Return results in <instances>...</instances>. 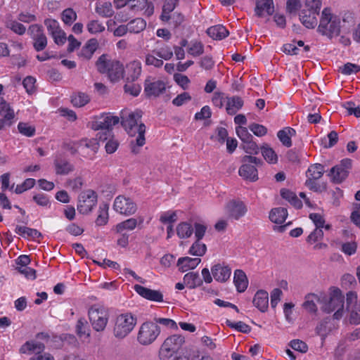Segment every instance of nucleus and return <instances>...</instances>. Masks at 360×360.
Segmentation results:
<instances>
[{
	"label": "nucleus",
	"mask_w": 360,
	"mask_h": 360,
	"mask_svg": "<svg viewBox=\"0 0 360 360\" xmlns=\"http://www.w3.org/2000/svg\"><path fill=\"white\" fill-rule=\"evenodd\" d=\"M188 53L194 57L199 56L204 53V46L201 42H194L189 47Z\"/></svg>",
	"instance_id": "obj_61"
},
{
	"label": "nucleus",
	"mask_w": 360,
	"mask_h": 360,
	"mask_svg": "<svg viewBox=\"0 0 360 360\" xmlns=\"http://www.w3.org/2000/svg\"><path fill=\"white\" fill-rule=\"evenodd\" d=\"M127 25L130 33L138 34L145 30L146 21L141 18H137L129 21Z\"/></svg>",
	"instance_id": "obj_38"
},
{
	"label": "nucleus",
	"mask_w": 360,
	"mask_h": 360,
	"mask_svg": "<svg viewBox=\"0 0 360 360\" xmlns=\"http://www.w3.org/2000/svg\"><path fill=\"white\" fill-rule=\"evenodd\" d=\"M226 210L230 218L238 220L243 217L247 211V207L243 202L240 200H231L226 205Z\"/></svg>",
	"instance_id": "obj_17"
},
{
	"label": "nucleus",
	"mask_w": 360,
	"mask_h": 360,
	"mask_svg": "<svg viewBox=\"0 0 360 360\" xmlns=\"http://www.w3.org/2000/svg\"><path fill=\"white\" fill-rule=\"evenodd\" d=\"M96 66L100 73L107 74L112 82H117L124 77L122 63L116 60H110L107 54H103L98 58Z\"/></svg>",
	"instance_id": "obj_3"
},
{
	"label": "nucleus",
	"mask_w": 360,
	"mask_h": 360,
	"mask_svg": "<svg viewBox=\"0 0 360 360\" xmlns=\"http://www.w3.org/2000/svg\"><path fill=\"white\" fill-rule=\"evenodd\" d=\"M98 46V41L96 39H89L86 44L82 47L79 56L85 59L89 60Z\"/></svg>",
	"instance_id": "obj_34"
},
{
	"label": "nucleus",
	"mask_w": 360,
	"mask_h": 360,
	"mask_svg": "<svg viewBox=\"0 0 360 360\" xmlns=\"http://www.w3.org/2000/svg\"><path fill=\"white\" fill-rule=\"evenodd\" d=\"M6 27L18 35H22L26 32V27L16 20H9L6 22Z\"/></svg>",
	"instance_id": "obj_50"
},
{
	"label": "nucleus",
	"mask_w": 360,
	"mask_h": 360,
	"mask_svg": "<svg viewBox=\"0 0 360 360\" xmlns=\"http://www.w3.org/2000/svg\"><path fill=\"white\" fill-rule=\"evenodd\" d=\"M95 11L97 14L103 18H110L115 13L112 4L109 1L97 3Z\"/></svg>",
	"instance_id": "obj_35"
},
{
	"label": "nucleus",
	"mask_w": 360,
	"mask_h": 360,
	"mask_svg": "<svg viewBox=\"0 0 360 360\" xmlns=\"http://www.w3.org/2000/svg\"><path fill=\"white\" fill-rule=\"evenodd\" d=\"M233 283L236 290L239 292H243L248 288V280L245 273L241 269H236L234 271Z\"/></svg>",
	"instance_id": "obj_28"
},
{
	"label": "nucleus",
	"mask_w": 360,
	"mask_h": 360,
	"mask_svg": "<svg viewBox=\"0 0 360 360\" xmlns=\"http://www.w3.org/2000/svg\"><path fill=\"white\" fill-rule=\"evenodd\" d=\"M97 203V195L92 190H89L79 196L77 210L81 214H88Z\"/></svg>",
	"instance_id": "obj_15"
},
{
	"label": "nucleus",
	"mask_w": 360,
	"mask_h": 360,
	"mask_svg": "<svg viewBox=\"0 0 360 360\" xmlns=\"http://www.w3.org/2000/svg\"><path fill=\"white\" fill-rule=\"evenodd\" d=\"M243 100L237 96L227 98L226 110L229 115H235L243 106Z\"/></svg>",
	"instance_id": "obj_29"
},
{
	"label": "nucleus",
	"mask_w": 360,
	"mask_h": 360,
	"mask_svg": "<svg viewBox=\"0 0 360 360\" xmlns=\"http://www.w3.org/2000/svg\"><path fill=\"white\" fill-rule=\"evenodd\" d=\"M179 4V0H166L163 4L162 13L160 16V20L168 22L171 18V13Z\"/></svg>",
	"instance_id": "obj_30"
},
{
	"label": "nucleus",
	"mask_w": 360,
	"mask_h": 360,
	"mask_svg": "<svg viewBox=\"0 0 360 360\" xmlns=\"http://www.w3.org/2000/svg\"><path fill=\"white\" fill-rule=\"evenodd\" d=\"M113 209L120 214L130 216L136 213L137 205L130 198L118 195L115 198Z\"/></svg>",
	"instance_id": "obj_12"
},
{
	"label": "nucleus",
	"mask_w": 360,
	"mask_h": 360,
	"mask_svg": "<svg viewBox=\"0 0 360 360\" xmlns=\"http://www.w3.org/2000/svg\"><path fill=\"white\" fill-rule=\"evenodd\" d=\"M201 262L200 258H191L189 257H184L179 258L177 266L179 271L186 272L189 269H194Z\"/></svg>",
	"instance_id": "obj_27"
},
{
	"label": "nucleus",
	"mask_w": 360,
	"mask_h": 360,
	"mask_svg": "<svg viewBox=\"0 0 360 360\" xmlns=\"http://www.w3.org/2000/svg\"><path fill=\"white\" fill-rule=\"evenodd\" d=\"M255 12L259 18L264 17L265 14L272 15L274 12L273 0H257Z\"/></svg>",
	"instance_id": "obj_21"
},
{
	"label": "nucleus",
	"mask_w": 360,
	"mask_h": 360,
	"mask_svg": "<svg viewBox=\"0 0 360 360\" xmlns=\"http://www.w3.org/2000/svg\"><path fill=\"white\" fill-rule=\"evenodd\" d=\"M124 92L133 96H137L141 90V86L139 84L131 82H126L124 86Z\"/></svg>",
	"instance_id": "obj_53"
},
{
	"label": "nucleus",
	"mask_w": 360,
	"mask_h": 360,
	"mask_svg": "<svg viewBox=\"0 0 360 360\" xmlns=\"http://www.w3.org/2000/svg\"><path fill=\"white\" fill-rule=\"evenodd\" d=\"M304 302L302 304V307L309 313L316 314L317 312L316 302L322 303L323 300L319 295L309 293L305 296Z\"/></svg>",
	"instance_id": "obj_25"
},
{
	"label": "nucleus",
	"mask_w": 360,
	"mask_h": 360,
	"mask_svg": "<svg viewBox=\"0 0 360 360\" xmlns=\"http://www.w3.org/2000/svg\"><path fill=\"white\" fill-rule=\"evenodd\" d=\"M108 206L104 205L103 207H100L99 214L96 219L97 226H103L107 224L108 221Z\"/></svg>",
	"instance_id": "obj_52"
},
{
	"label": "nucleus",
	"mask_w": 360,
	"mask_h": 360,
	"mask_svg": "<svg viewBox=\"0 0 360 360\" xmlns=\"http://www.w3.org/2000/svg\"><path fill=\"white\" fill-rule=\"evenodd\" d=\"M360 70V66L358 65L347 63L340 68V72L345 75H350L353 73H357Z\"/></svg>",
	"instance_id": "obj_59"
},
{
	"label": "nucleus",
	"mask_w": 360,
	"mask_h": 360,
	"mask_svg": "<svg viewBox=\"0 0 360 360\" xmlns=\"http://www.w3.org/2000/svg\"><path fill=\"white\" fill-rule=\"evenodd\" d=\"M137 226V220L135 218H130L124 221L117 224L115 226V231L118 233H122L124 230L132 231Z\"/></svg>",
	"instance_id": "obj_42"
},
{
	"label": "nucleus",
	"mask_w": 360,
	"mask_h": 360,
	"mask_svg": "<svg viewBox=\"0 0 360 360\" xmlns=\"http://www.w3.org/2000/svg\"><path fill=\"white\" fill-rule=\"evenodd\" d=\"M134 290L141 297L150 301L162 302L163 295L159 290H151L140 285H135Z\"/></svg>",
	"instance_id": "obj_19"
},
{
	"label": "nucleus",
	"mask_w": 360,
	"mask_h": 360,
	"mask_svg": "<svg viewBox=\"0 0 360 360\" xmlns=\"http://www.w3.org/2000/svg\"><path fill=\"white\" fill-rule=\"evenodd\" d=\"M153 53L162 60H168L173 56L172 49L167 45H164L158 49L153 50Z\"/></svg>",
	"instance_id": "obj_45"
},
{
	"label": "nucleus",
	"mask_w": 360,
	"mask_h": 360,
	"mask_svg": "<svg viewBox=\"0 0 360 360\" xmlns=\"http://www.w3.org/2000/svg\"><path fill=\"white\" fill-rule=\"evenodd\" d=\"M253 304L261 312H265L269 307V294L266 290H258L253 298Z\"/></svg>",
	"instance_id": "obj_22"
},
{
	"label": "nucleus",
	"mask_w": 360,
	"mask_h": 360,
	"mask_svg": "<svg viewBox=\"0 0 360 360\" xmlns=\"http://www.w3.org/2000/svg\"><path fill=\"white\" fill-rule=\"evenodd\" d=\"M86 29L91 34H96L103 32L105 30V26L98 20H92L86 24Z\"/></svg>",
	"instance_id": "obj_48"
},
{
	"label": "nucleus",
	"mask_w": 360,
	"mask_h": 360,
	"mask_svg": "<svg viewBox=\"0 0 360 360\" xmlns=\"http://www.w3.org/2000/svg\"><path fill=\"white\" fill-rule=\"evenodd\" d=\"M126 82L129 83L137 80L142 72L141 63L139 60L130 61L126 65Z\"/></svg>",
	"instance_id": "obj_18"
},
{
	"label": "nucleus",
	"mask_w": 360,
	"mask_h": 360,
	"mask_svg": "<svg viewBox=\"0 0 360 360\" xmlns=\"http://www.w3.org/2000/svg\"><path fill=\"white\" fill-rule=\"evenodd\" d=\"M76 333L82 338H89L91 335L90 326L85 318L82 317L78 319L76 324Z\"/></svg>",
	"instance_id": "obj_37"
},
{
	"label": "nucleus",
	"mask_w": 360,
	"mask_h": 360,
	"mask_svg": "<svg viewBox=\"0 0 360 360\" xmlns=\"http://www.w3.org/2000/svg\"><path fill=\"white\" fill-rule=\"evenodd\" d=\"M207 246L205 244L201 243L200 240H196L190 248L188 252L192 255L201 257L205 254Z\"/></svg>",
	"instance_id": "obj_44"
},
{
	"label": "nucleus",
	"mask_w": 360,
	"mask_h": 360,
	"mask_svg": "<svg viewBox=\"0 0 360 360\" xmlns=\"http://www.w3.org/2000/svg\"><path fill=\"white\" fill-rule=\"evenodd\" d=\"M166 91L165 82L155 78L148 77L144 82V93L148 98L158 97Z\"/></svg>",
	"instance_id": "obj_16"
},
{
	"label": "nucleus",
	"mask_w": 360,
	"mask_h": 360,
	"mask_svg": "<svg viewBox=\"0 0 360 360\" xmlns=\"http://www.w3.org/2000/svg\"><path fill=\"white\" fill-rule=\"evenodd\" d=\"M321 5V0H306L304 9H306L307 12L319 13Z\"/></svg>",
	"instance_id": "obj_54"
},
{
	"label": "nucleus",
	"mask_w": 360,
	"mask_h": 360,
	"mask_svg": "<svg viewBox=\"0 0 360 360\" xmlns=\"http://www.w3.org/2000/svg\"><path fill=\"white\" fill-rule=\"evenodd\" d=\"M341 20L339 16L332 13L330 8H325L321 13L317 31L329 39L340 33Z\"/></svg>",
	"instance_id": "obj_2"
},
{
	"label": "nucleus",
	"mask_w": 360,
	"mask_h": 360,
	"mask_svg": "<svg viewBox=\"0 0 360 360\" xmlns=\"http://www.w3.org/2000/svg\"><path fill=\"white\" fill-rule=\"evenodd\" d=\"M120 121L117 116H112L110 114L102 115L94 124L95 129L105 130L103 132H99L96 135V139L99 142H104L111 136V129L112 127L117 124Z\"/></svg>",
	"instance_id": "obj_9"
},
{
	"label": "nucleus",
	"mask_w": 360,
	"mask_h": 360,
	"mask_svg": "<svg viewBox=\"0 0 360 360\" xmlns=\"http://www.w3.org/2000/svg\"><path fill=\"white\" fill-rule=\"evenodd\" d=\"M19 132L27 137H32L35 134V127L25 122H19L18 124Z\"/></svg>",
	"instance_id": "obj_49"
},
{
	"label": "nucleus",
	"mask_w": 360,
	"mask_h": 360,
	"mask_svg": "<svg viewBox=\"0 0 360 360\" xmlns=\"http://www.w3.org/2000/svg\"><path fill=\"white\" fill-rule=\"evenodd\" d=\"M342 106L347 110L349 115H354L356 117H360V105L355 106L352 101H347L342 104Z\"/></svg>",
	"instance_id": "obj_62"
},
{
	"label": "nucleus",
	"mask_w": 360,
	"mask_h": 360,
	"mask_svg": "<svg viewBox=\"0 0 360 360\" xmlns=\"http://www.w3.org/2000/svg\"><path fill=\"white\" fill-rule=\"evenodd\" d=\"M90 101L89 96L83 92L74 94L71 97V102L75 107L80 108L86 105Z\"/></svg>",
	"instance_id": "obj_43"
},
{
	"label": "nucleus",
	"mask_w": 360,
	"mask_h": 360,
	"mask_svg": "<svg viewBox=\"0 0 360 360\" xmlns=\"http://www.w3.org/2000/svg\"><path fill=\"white\" fill-rule=\"evenodd\" d=\"M319 14V13L307 12L306 9H302L300 13V20L304 27L312 29L317 25L316 16Z\"/></svg>",
	"instance_id": "obj_24"
},
{
	"label": "nucleus",
	"mask_w": 360,
	"mask_h": 360,
	"mask_svg": "<svg viewBox=\"0 0 360 360\" xmlns=\"http://www.w3.org/2000/svg\"><path fill=\"white\" fill-rule=\"evenodd\" d=\"M296 131L292 127H284L277 132V137L283 146L290 148L292 146V137L295 136Z\"/></svg>",
	"instance_id": "obj_26"
},
{
	"label": "nucleus",
	"mask_w": 360,
	"mask_h": 360,
	"mask_svg": "<svg viewBox=\"0 0 360 360\" xmlns=\"http://www.w3.org/2000/svg\"><path fill=\"white\" fill-rule=\"evenodd\" d=\"M184 282L189 289H195L202 285V279L197 272H189L184 275Z\"/></svg>",
	"instance_id": "obj_31"
},
{
	"label": "nucleus",
	"mask_w": 360,
	"mask_h": 360,
	"mask_svg": "<svg viewBox=\"0 0 360 360\" xmlns=\"http://www.w3.org/2000/svg\"><path fill=\"white\" fill-rule=\"evenodd\" d=\"M45 348V344L41 341L29 340L20 347L19 351L21 354H34L29 360H55L52 354L44 352Z\"/></svg>",
	"instance_id": "obj_7"
},
{
	"label": "nucleus",
	"mask_w": 360,
	"mask_h": 360,
	"mask_svg": "<svg viewBox=\"0 0 360 360\" xmlns=\"http://www.w3.org/2000/svg\"><path fill=\"white\" fill-rule=\"evenodd\" d=\"M352 162L350 159L345 158L339 165L331 168L329 176L333 183L340 184L347 177L352 169Z\"/></svg>",
	"instance_id": "obj_13"
},
{
	"label": "nucleus",
	"mask_w": 360,
	"mask_h": 360,
	"mask_svg": "<svg viewBox=\"0 0 360 360\" xmlns=\"http://www.w3.org/2000/svg\"><path fill=\"white\" fill-rule=\"evenodd\" d=\"M44 23L46 27L47 31L50 35L56 34V32L59 30L60 28L58 22L52 18H46L44 20Z\"/></svg>",
	"instance_id": "obj_57"
},
{
	"label": "nucleus",
	"mask_w": 360,
	"mask_h": 360,
	"mask_svg": "<svg viewBox=\"0 0 360 360\" xmlns=\"http://www.w3.org/2000/svg\"><path fill=\"white\" fill-rule=\"evenodd\" d=\"M142 112L141 110L131 111L127 109L120 112L121 124L130 136L137 134L135 140L130 143L131 152L134 154L139 153L137 147H142L146 143L145 133L146 125L141 122Z\"/></svg>",
	"instance_id": "obj_1"
},
{
	"label": "nucleus",
	"mask_w": 360,
	"mask_h": 360,
	"mask_svg": "<svg viewBox=\"0 0 360 360\" xmlns=\"http://www.w3.org/2000/svg\"><path fill=\"white\" fill-rule=\"evenodd\" d=\"M207 34L213 39L221 40L226 38L229 32L224 26L217 25L209 27L207 30Z\"/></svg>",
	"instance_id": "obj_32"
},
{
	"label": "nucleus",
	"mask_w": 360,
	"mask_h": 360,
	"mask_svg": "<svg viewBox=\"0 0 360 360\" xmlns=\"http://www.w3.org/2000/svg\"><path fill=\"white\" fill-rule=\"evenodd\" d=\"M324 174V167L321 164H314L309 167L307 176L314 179H319Z\"/></svg>",
	"instance_id": "obj_40"
},
{
	"label": "nucleus",
	"mask_w": 360,
	"mask_h": 360,
	"mask_svg": "<svg viewBox=\"0 0 360 360\" xmlns=\"http://www.w3.org/2000/svg\"><path fill=\"white\" fill-rule=\"evenodd\" d=\"M88 316L93 329L96 332H103L108 323L110 314L105 307L96 304L89 309Z\"/></svg>",
	"instance_id": "obj_4"
},
{
	"label": "nucleus",
	"mask_w": 360,
	"mask_h": 360,
	"mask_svg": "<svg viewBox=\"0 0 360 360\" xmlns=\"http://www.w3.org/2000/svg\"><path fill=\"white\" fill-rule=\"evenodd\" d=\"M228 136V131L224 127H217L215 130V134L212 136L211 139L224 143Z\"/></svg>",
	"instance_id": "obj_60"
},
{
	"label": "nucleus",
	"mask_w": 360,
	"mask_h": 360,
	"mask_svg": "<svg viewBox=\"0 0 360 360\" xmlns=\"http://www.w3.org/2000/svg\"><path fill=\"white\" fill-rule=\"evenodd\" d=\"M349 322L352 324L360 323V305L356 306L350 312Z\"/></svg>",
	"instance_id": "obj_64"
},
{
	"label": "nucleus",
	"mask_w": 360,
	"mask_h": 360,
	"mask_svg": "<svg viewBox=\"0 0 360 360\" xmlns=\"http://www.w3.org/2000/svg\"><path fill=\"white\" fill-rule=\"evenodd\" d=\"M261 153L266 162L270 164H276L278 162V155L274 149L267 144L261 147Z\"/></svg>",
	"instance_id": "obj_39"
},
{
	"label": "nucleus",
	"mask_w": 360,
	"mask_h": 360,
	"mask_svg": "<svg viewBox=\"0 0 360 360\" xmlns=\"http://www.w3.org/2000/svg\"><path fill=\"white\" fill-rule=\"evenodd\" d=\"M136 317L131 313H124L117 316L113 328V334L116 338L127 337L136 325Z\"/></svg>",
	"instance_id": "obj_5"
},
{
	"label": "nucleus",
	"mask_w": 360,
	"mask_h": 360,
	"mask_svg": "<svg viewBox=\"0 0 360 360\" xmlns=\"http://www.w3.org/2000/svg\"><path fill=\"white\" fill-rule=\"evenodd\" d=\"M160 327L153 321H148L143 323L138 330L137 342L143 346L153 343L160 334Z\"/></svg>",
	"instance_id": "obj_6"
},
{
	"label": "nucleus",
	"mask_w": 360,
	"mask_h": 360,
	"mask_svg": "<svg viewBox=\"0 0 360 360\" xmlns=\"http://www.w3.org/2000/svg\"><path fill=\"white\" fill-rule=\"evenodd\" d=\"M77 18L76 12L71 8L65 9L61 13V19L67 25H71Z\"/></svg>",
	"instance_id": "obj_46"
},
{
	"label": "nucleus",
	"mask_w": 360,
	"mask_h": 360,
	"mask_svg": "<svg viewBox=\"0 0 360 360\" xmlns=\"http://www.w3.org/2000/svg\"><path fill=\"white\" fill-rule=\"evenodd\" d=\"M290 346L294 350L300 352L302 353H305L308 350L307 345L302 340L298 339L291 340L290 342Z\"/></svg>",
	"instance_id": "obj_63"
},
{
	"label": "nucleus",
	"mask_w": 360,
	"mask_h": 360,
	"mask_svg": "<svg viewBox=\"0 0 360 360\" xmlns=\"http://www.w3.org/2000/svg\"><path fill=\"white\" fill-rule=\"evenodd\" d=\"M56 173L60 175H67L75 169V166L68 160L58 158L54 160Z\"/></svg>",
	"instance_id": "obj_23"
},
{
	"label": "nucleus",
	"mask_w": 360,
	"mask_h": 360,
	"mask_svg": "<svg viewBox=\"0 0 360 360\" xmlns=\"http://www.w3.org/2000/svg\"><path fill=\"white\" fill-rule=\"evenodd\" d=\"M2 116L3 117L0 119V130H3L6 127H9L13 124L15 114L13 111H10Z\"/></svg>",
	"instance_id": "obj_55"
},
{
	"label": "nucleus",
	"mask_w": 360,
	"mask_h": 360,
	"mask_svg": "<svg viewBox=\"0 0 360 360\" xmlns=\"http://www.w3.org/2000/svg\"><path fill=\"white\" fill-rule=\"evenodd\" d=\"M242 148L245 153L249 154L256 155L259 152V148L257 143L252 141V139H250L248 141L243 143Z\"/></svg>",
	"instance_id": "obj_56"
},
{
	"label": "nucleus",
	"mask_w": 360,
	"mask_h": 360,
	"mask_svg": "<svg viewBox=\"0 0 360 360\" xmlns=\"http://www.w3.org/2000/svg\"><path fill=\"white\" fill-rule=\"evenodd\" d=\"M288 216V211L284 207H276L271 210L269 219L278 224L283 223Z\"/></svg>",
	"instance_id": "obj_36"
},
{
	"label": "nucleus",
	"mask_w": 360,
	"mask_h": 360,
	"mask_svg": "<svg viewBox=\"0 0 360 360\" xmlns=\"http://www.w3.org/2000/svg\"><path fill=\"white\" fill-rule=\"evenodd\" d=\"M243 165L238 170L239 175L244 179L255 181L258 179L256 166L262 163V160L252 155H245L242 158Z\"/></svg>",
	"instance_id": "obj_8"
},
{
	"label": "nucleus",
	"mask_w": 360,
	"mask_h": 360,
	"mask_svg": "<svg viewBox=\"0 0 360 360\" xmlns=\"http://www.w3.org/2000/svg\"><path fill=\"white\" fill-rule=\"evenodd\" d=\"M211 271L214 278L221 283H224L228 281L231 274V268L221 264L214 265L211 268Z\"/></svg>",
	"instance_id": "obj_20"
},
{
	"label": "nucleus",
	"mask_w": 360,
	"mask_h": 360,
	"mask_svg": "<svg viewBox=\"0 0 360 360\" xmlns=\"http://www.w3.org/2000/svg\"><path fill=\"white\" fill-rule=\"evenodd\" d=\"M193 233V228L191 224L181 222L176 226V233L180 238H188Z\"/></svg>",
	"instance_id": "obj_41"
},
{
	"label": "nucleus",
	"mask_w": 360,
	"mask_h": 360,
	"mask_svg": "<svg viewBox=\"0 0 360 360\" xmlns=\"http://www.w3.org/2000/svg\"><path fill=\"white\" fill-rule=\"evenodd\" d=\"M328 322L326 320L321 321L316 327V333L321 336L322 342L325 341L327 335L330 331V329L328 327Z\"/></svg>",
	"instance_id": "obj_51"
},
{
	"label": "nucleus",
	"mask_w": 360,
	"mask_h": 360,
	"mask_svg": "<svg viewBox=\"0 0 360 360\" xmlns=\"http://www.w3.org/2000/svg\"><path fill=\"white\" fill-rule=\"evenodd\" d=\"M226 324L231 328H233V329L236 330L237 331H239V332H241L243 333H248L251 331V327L243 321H238V322L233 323V322L231 321L230 320L227 319L226 321Z\"/></svg>",
	"instance_id": "obj_47"
},
{
	"label": "nucleus",
	"mask_w": 360,
	"mask_h": 360,
	"mask_svg": "<svg viewBox=\"0 0 360 360\" xmlns=\"http://www.w3.org/2000/svg\"><path fill=\"white\" fill-rule=\"evenodd\" d=\"M15 232L23 238H32L36 240L42 237V234L35 229L27 226H16Z\"/></svg>",
	"instance_id": "obj_33"
},
{
	"label": "nucleus",
	"mask_w": 360,
	"mask_h": 360,
	"mask_svg": "<svg viewBox=\"0 0 360 360\" xmlns=\"http://www.w3.org/2000/svg\"><path fill=\"white\" fill-rule=\"evenodd\" d=\"M323 306L321 309L326 313H330L336 309H343L344 297L339 289L333 290L330 297L328 300L326 297L321 298Z\"/></svg>",
	"instance_id": "obj_14"
},
{
	"label": "nucleus",
	"mask_w": 360,
	"mask_h": 360,
	"mask_svg": "<svg viewBox=\"0 0 360 360\" xmlns=\"http://www.w3.org/2000/svg\"><path fill=\"white\" fill-rule=\"evenodd\" d=\"M184 342V337L181 335L167 338L160 348L159 357L164 358L165 355L177 354Z\"/></svg>",
	"instance_id": "obj_10"
},
{
	"label": "nucleus",
	"mask_w": 360,
	"mask_h": 360,
	"mask_svg": "<svg viewBox=\"0 0 360 360\" xmlns=\"http://www.w3.org/2000/svg\"><path fill=\"white\" fill-rule=\"evenodd\" d=\"M27 34L33 40V47L36 51H41L46 49L48 43L47 37L41 25L39 24L31 25L28 27Z\"/></svg>",
	"instance_id": "obj_11"
},
{
	"label": "nucleus",
	"mask_w": 360,
	"mask_h": 360,
	"mask_svg": "<svg viewBox=\"0 0 360 360\" xmlns=\"http://www.w3.org/2000/svg\"><path fill=\"white\" fill-rule=\"evenodd\" d=\"M157 56L154 54L153 52L151 53H148L146 55V65H153L155 68H160L163 65L162 59L158 58Z\"/></svg>",
	"instance_id": "obj_58"
}]
</instances>
